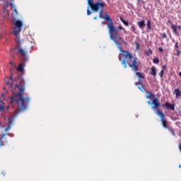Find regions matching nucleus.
Masks as SVG:
<instances>
[{
    "instance_id": "obj_1",
    "label": "nucleus",
    "mask_w": 181,
    "mask_h": 181,
    "mask_svg": "<svg viewBox=\"0 0 181 181\" xmlns=\"http://www.w3.org/2000/svg\"><path fill=\"white\" fill-rule=\"evenodd\" d=\"M11 91L12 93L11 104H16L18 108V112L25 111L28 108V104L30 103L29 96H23L25 95V80L20 78L19 83H16L14 88H11Z\"/></svg>"
},
{
    "instance_id": "obj_2",
    "label": "nucleus",
    "mask_w": 181,
    "mask_h": 181,
    "mask_svg": "<svg viewBox=\"0 0 181 181\" xmlns=\"http://www.w3.org/2000/svg\"><path fill=\"white\" fill-rule=\"evenodd\" d=\"M99 17L101 18L102 19H105L107 22H109L107 23V28L109 30V34L110 36L111 40H112L115 45H117V48L119 50L121 49V42L123 43L124 45H128L125 40H124V38L121 37V35H119V30L117 29L116 27L114 26V22L112 21V18L110 16V15H106L105 17L103 16V10H101L99 13Z\"/></svg>"
},
{
    "instance_id": "obj_3",
    "label": "nucleus",
    "mask_w": 181,
    "mask_h": 181,
    "mask_svg": "<svg viewBox=\"0 0 181 181\" xmlns=\"http://www.w3.org/2000/svg\"><path fill=\"white\" fill-rule=\"evenodd\" d=\"M123 59H119V62H122V64L124 66V69H127L128 66L132 68V70L133 71H135L136 76L139 77V78H145V76L142 74L141 72H137L139 70L138 66V62L136 61V59H134V55L131 54L129 51H123L122 50V45H121V50Z\"/></svg>"
},
{
    "instance_id": "obj_4",
    "label": "nucleus",
    "mask_w": 181,
    "mask_h": 181,
    "mask_svg": "<svg viewBox=\"0 0 181 181\" xmlns=\"http://www.w3.org/2000/svg\"><path fill=\"white\" fill-rule=\"evenodd\" d=\"M16 36H17L15 39L16 45L14 47L16 54L20 55L21 57H23V63H28V61L29 60V57H28V51H26V48H22V43L21 42L19 35Z\"/></svg>"
},
{
    "instance_id": "obj_5",
    "label": "nucleus",
    "mask_w": 181,
    "mask_h": 181,
    "mask_svg": "<svg viewBox=\"0 0 181 181\" xmlns=\"http://www.w3.org/2000/svg\"><path fill=\"white\" fill-rule=\"evenodd\" d=\"M87 1H88V5H89L90 9H92L93 12H98L100 9H103V8H105V6H107L105 3L104 2L94 3V0H87Z\"/></svg>"
},
{
    "instance_id": "obj_6",
    "label": "nucleus",
    "mask_w": 181,
    "mask_h": 181,
    "mask_svg": "<svg viewBox=\"0 0 181 181\" xmlns=\"http://www.w3.org/2000/svg\"><path fill=\"white\" fill-rule=\"evenodd\" d=\"M87 1H88V5H89L90 9H92L93 12H98L100 9H103V8H105V6H107L105 3L104 2L94 3V0H87Z\"/></svg>"
},
{
    "instance_id": "obj_7",
    "label": "nucleus",
    "mask_w": 181,
    "mask_h": 181,
    "mask_svg": "<svg viewBox=\"0 0 181 181\" xmlns=\"http://www.w3.org/2000/svg\"><path fill=\"white\" fill-rule=\"evenodd\" d=\"M14 23V35L15 36H18L19 33L22 30V26H23V23L20 20H13Z\"/></svg>"
},
{
    "instance_id": "obj_8",
    "label": "nucleus",
    "mask_w": 181,
    "mask_h": 181,
    "mask_svg": "<svg viewBox=\"0 0 181 181\" xmlns=\"http://www.w3.org/2000/svg\"><path fill=\"white\" fill-rule=\"evenodd\" d=\"M156 114L160 117V121L162 122V125L164 128H168V122L166 121V119H165V114H163V112H162V111H160V110H158L157 112H156Z\"/></svg>"
},
{
    "instance_id": "obj_9",
    "label": "nucleus",
    "mask_w": 181,
    "mask_h": 181,
    "mask_svg": "<svg viewBox=\"0 0 181 181\" xmlns=\"http://www.w3.org/2000/svg\"><path fill=\"white\" fill-rule=\"evenodd\" d=\"M152 105V110H156V112H158V110H159V107H160V103L159 102V99L158 98H156L153 99V100L151 103Z\"/></svg>"
},
{
    "instance_id": "obj_10",
    "label": "nucleus",
    "mask_w": 181,
    "mask_h": 181,
    "mask_svg": "<svg viewBox=\"0 0 181 181\" xmlns=\"http://www.w3.org/2000/svg\"><path fill=\"white\" fill-rule=\"evenodd\" d=\"M22 62L23 63H20L18 65V67L16 68L17 71H19L20 73H23V71L25 70V63L23 62V57H22Z\"/></svg>"
},
{
    "instance_id": "obj_11",
    "label": "nucleus",
    "mask_w": 181,
    "mask_h": 181,
    "mask_svg": "<svg viewBox=\"0 0 181 181\" xmlns=\"http://www.w3.org/2000/svg\"><path fill=\"white\" fill-rule=\"evenodd\" d=\"M165 106L168 110H172V111H175V105H172L167 102L164 105H163V107H165Z\"/></svg>"
},
{
    "instance_id": "obj_12",
    "label": "nucleus",
    "mask_w": 181,
    "mask_h": 181,
    "mask_svg": "<svg viewBox=\"0 0 181 181\" xmlns=\"http://www.w3.org/2000/svg\"><path fill=\"white\" fill-rule=\"evenodd\" d=\"M171 29H173V33L176 35V36H179V32L177 31V27L175 25L171 24Z\"/></svg>"
},
{
    "instance_id": "obj_13",
    "label": "nucleus",
    "mask_w": 181,
    "mask_h": 181,
    "mask_svg": "<svg viewBox=\"0 0 181 181\" xmlns=\"http://www.w3.org/2000/svg\"><path fill=\"white\" fill-rule=\"evenodd\" d=\"M178 44V42H176L175 45V56H179L180 54V51H179V46L177 45Z\"/></svg>"
},
{
    "instance_id": "obj_14",
    "label": "nucleus",
    "mask_w": 181,
    "mask_h": 181,
    "mask_svg": "<svg viewBox=\"0 0 181 181\" xmlns=\"http://www.w3.org/2000/svg\"><path fill=\"white\" fill-rule=\"evenodd\" d=\"M173 94L175 95L176 98H179V97H181V90H180L179 88H176L175 89Z\"/></svg>"
},
{
    "instance_id": "obj_15",
    "label": "nucleus",
    "mask_w": 181,
    "mask_h": 181,
    "mask_svg": "<svg viewBox=\"0 0 181 181\" xmlns=\"http://www.w3.org/2000/svg\"><path fill=\"white\" fill-rule=\"evenodd\" d=\"M137 25L140 29H144L145 28V21H138Z\"/></svg>"
},
{
    "instance_id": "obj_16",
    "label": "nucleus",
    "mask_w": 181,
    "mask_h": 181,
    "mask_svg": "<svg viewBox=\"0 0 181 181\" xmlns=\"http://www.w3.org/2000/svg\"><path fill=\"white\" fill-rule=\"evenodd\" d=\"M151 70V71L150 72V74H151V76H153L155 77L156 76V68L152 67Z\"/></svg>"
},
{
    "instance_id": "obj_17",
    "label": "nucleus",
    "mask_w": 181,
    "mask_h": 181,
    "mask_svg": "<svg viewBox=\"0 0 181 181\" xmlns=\"http://www.w3.org/2000/svg\"><path fill=\"white\" fill-rule=\"evenodd\" d=\"M6 134H3L1 136H0V146H5V144L2 143V140L4 139V137L6 136Z\"/></svg>"
},
{
    "instance_id": "obj_18",
    "label": "nucleus",
    "mask_w": 181,
    "mask_h": 181,
    "mask_svg": "<svg viewBox=\"0 0 181 181\" xmlns=\"http://www.w3.org/2000/svg\"><path fill=\"white\" fill-rule=\"evenodd\" d=\"M119 19H120L121 22H122V23H124V25L125 26H129V23H128L127 21L124 20V18L122 17H120Z\"/></svg>"
},
{
    "instance_id": "obj_19",
    "label": "nucleus",
    "mask_w": 181,
    "mask_h": 181,
    "mask_svg": "<svg viewBox=\"0 0 181 181\" xmlns=\"http://www.w3.org/2000/svg\"><path fill=\"white\" fill-rule=\"evenodd\" d=\"M151 20H147V28L149 30L152 29V26L151 25Z\"/></svg>"
},
{
    "instance_id": "obj_20",
    "label": "nucleus",
    "mask_w": 181,
    "mask_h": 181,
    "mask_svg": "<svg viewBox=\"0 0 181 181\" xmlns=\"http://www.w3.org/2000/svg\"><path fill=\"white\" fill-rule=\"evenodd\" d=\"M153 63L154 64H159V58L156 57L153 59Z\"/></svg>"
},
{
    "instance_id": "obj_21",
    "label": "nucleus",
    "mask_w": 181,
    "mask_h": 181,
    "mask_svg": "<svg viewBox=\"0 0 181 181\" xmlns=\"http://www.w3.org/2000/svg\"><path fill=\"white\" fill-rule=\"evenodd\" d=\"M138 88L139 89L140 91H142V93H144L145 91V86H143L142 84L141 85V86H139Z\"/></svg>"
},
{
    "instance_id": "obj_22",
    "label": "nucleus",
    "mask_w": 181,
    "mask_h": 181,
    "mask_svg": "<svg viewBox=\"0 0 181 181\" xmlns=\"http://www.w3.org/2000/svg\"><path fill=\"white\" fill-rule=\"evenodd\" d=\"M163 73H165V68H163V69L160 71V72L159 73V76L160 77L162 78V77H163Z\"/></svg>"
},
{
    "instance_id": "obj_23",
    "label": "nucleus",
    "mask_w": 181,
    "mask_h": 181,
    "mask_svg": "<svg viewBox=\"0 0 181 181\" xmlns=\"http://www.w3.org/2000/svg\"><path fill=\"white\" fill-rule=\"evenodd\" d=\"M151 97H153V98H155V94H153V93H148V94L146 95V98H151Z\"/></svg>"
},
{
    "instance_id": "obj_24",
    "label": "nucleus",
    "mask_w": 181,
    "mask_h": 181,
    "mask_svg": "<svg viewBox=\"0 0 181 181\" xmlns=\"http://www.w3.org/2000/svg\"><path fill=\"white\" fill-rule=\"evenodd\" d=\"M146 56H150V54H152V49H149L147 52H146Z\"/></svg>"
},
{
    "instance_id": "obj_25",
    "label": "nucleus",
    "mask_w": 181,
    "mask_h": 181,
    "mask_svg": "<svg viewBox=\"0 0 181 181\" xmlns=\"http://www.w3.org/2000/svg\"><path fill=\"white\" fill-rule=\"evenodd\" d=\"M7 86L10 88H12L13 83H11V82L8 81L6 82Z\"/></svg>"
},
{
    "instance_id": "obj_26",
    "label": "nucleus",
    "mask_w": 181,
    "mask_h": 181,
    "mask_svg": "<svg viewBox=\"0 0 181 181\" xmlns=\"http://www.w3.org/2000/svg\"><path fill=\"white\" fill-rule=\"evenodd\" d=\"M87 15L90 16L91 15V11H90V7L87 8Z\"/></svg>"
},
{
    "instance_id": "obj_27",
    "label": "nucleus",
    "mask_w": 181,
    "mask_h": 181,
    "mask_svg": "<svg viewBox=\"0 0 181 181\" xmlns=\"http://www.w3.org/2000/svg\"><path fill=\"white\" fill-rule=\"evenodd\" d=\"M161 36H162V39H166V37H168V35H166V33H165L161 34Z\"/></svg>"
},
{
    "instance_id": "obj_28",
    "label": "nucleus",
    "mask_w": 181,
    "mask_h": 181,
    "mask_svg": "<svg viewBox=\"0 0 181 181\" xmlns=\"http://www.w3.org/2000/svg\"><path fill=\"white\" fill-rule=\"evenodd\" d=\"M136 86H142V82H141V80L139 79V81L138 82H136L135 83Z\"/></svg>"
},
{
    "instance_id": "obj_29",
    "label": "nucleus",
    "mask_w": 181,
    "mask_h": 181,
    "mask_svg": "<svg viewBox=\"0 0 181 181\" xmlns=\"http://www.w3.org/2000/svg\"><path fill=\"white\" fill-rule=\"evenodd\" d=\"M130 30H131L132 32H135V30H136V28H135V25H132V28H131V29H130Z\"/></svg>"
},
{
    "instance_id": "obj_30",
    "label": "nucleus",
    "mask_w": 181,
    "mask_h": 181,
    "mask_svg": "<svg viewBox=\"0 0 181 181\" xmlns=\"http://www.w3.org/2000/svg\"><path fill=\"white\" fill-rule=\"evenodd\" d=\"M136 50H139V43L135 42Z\"/></svg>"
},
{
    "instance_id": "obj_31",
    "label": "nucleus",
    "mask_w": 181,
    "mask_h": 181,
    "mask_svg": "<svg viewBox=\"0 0 181 181\" xmlns=\"http://www.w3.org/2000/svg\"><path fill=\"white\" fill-rule=\"evenodd\" d=\"M11 129V125L7 126V127L5 129L6 132H8Z\"/></svg>"
},
{
    "instance_id": "obj_32",
    "label": "nucleus",
    "mask_w": 181,
    "mask_h": 181,
    "mask_svg": "<svg viewBox=\"0 0 181 181\" xmlns=\"http://www.w3.org/2000/svg\"><path fill=\"white\" fill-rule=\"evenodd\" d=\"M4 108L5 107L3 105H0V111H4Z\"/></svg>"
},
{
    "instance_id": "obj_33",
    "label": "nucleus",
    "mask_w": 181,
    "mask_h": 181,
    "mask_svg": "<svg viewBox=\"0 0 181 181\" xmlns=\"http://www.w3.org/2000/svg\"><path fill=\"white\" fill-rule=\"evenodd\" d=\"M160 53H163V49L162 47H159Z\"/></svg>"
},
{
    "instance_id": "obj_34",
    "label": "nucleus",
    "mask_w": 181,
    "mask_h": 181,
    "mask_svg": "<svg viewBox=\"0 0 181 181\" xmlns=\"http://www.w3.org/2000/svg\"><path fill=\"white\" fill-rule=\"evenodd\" d=\"M118 29H119V30H122V29H124V27L122 26V25H120V26L118 27Z\"/></svg>"
},
{
    "instance_id": "obj_35",
    "label": "nucleus",
    "mask_w": 181,
    "mask_h": 181,
    "mask_svg": "<svg viewBox=\"0 0 181 181\" xmlns=\"http://www.w3.org/2000/svg\"><path fill=\"white\" fill-rule=\"evenodd\" d=\"M7 6H6L4 7V8H3L4 12H5V11H6Z\"/></svg>"
},
{
    "instance_id": "obj_36",
    "label": "nucleus",
    "mask_w": 181,
    "mask_h": 181,
    "mask_svg": "<svg viewBox=\"0 0 181 181\" xmlns=\"http://www.w3.org/2000/svg\"><path fill=\"white\" fill-rule=\"evenodd\" d=\"M14 12H15L16 15H18V11L16 10V8L14 9Z\"/></svg>"
},
{
    "instance_id": "obj_37",
    "label": "nucleus",
    "mask_w": 181,
    "mask_h": 181,
    "mask_svg": "<svg viewBox=\"0 0 181 181\" xmlns=\"http://www.w3.org/2000/svg\"><path fill=\"white\" fill-rule=\"evenodd\" d=\"M177 29H179V30H180L181 26L180 25H177Z\"/></svg>"
},
{
    "instance_id": "obj_38",
    "label": "nucleus",
    "mask_w": 181,
    "mask_h": 181,
    "mask_svg": "<svg viewBox=\"0 0 181 181\" xmlns=\"http://www.w3.org/2000/svg\"><path fill=\"white\" fill-rule=\"evenodd\" d=\"M10 64H11V66H15V64H13L12 62H10Z\"/></svg>"
},
{
    "instance_id": "obj_39",
    "label": "nucleus",
    "mask_w": 181,
    "mask_h": 181,
    "mask_svg": "<svg viewBox=\"0 0 181 181\" xmlns=\"http://www.w3.org/2000/svg\"><path fill=\"white\" fill-rule=\"evenodd\" d=\"M147 103H148V105H151V104H152V103H151V101H148Z\"/></svg>"
},
{
    "instance_id": "obj_40",
    "label": "nucleus",
    "mask_w": 181,
    "mask_h": 181,
    "mask_svg": "<svg viewBox=\"0 0 181 181\" xmlns=\"http://www.w3.org/2000/svg\"><path fill=\"white\" fill-rule=\"evenodd\" d=\"M168 22L172 25V21H170V20H168Z\"/></svg>"
},
{
    "instance_id": "obj_41",
    "label": "nucleus",
    "mask_w": 181,
    "mask_h": 181,
    "mask_svg": "<svg viewBox=\"0 0 181 181\" xmlns=\"http://www.w3.org/2000/svg\"><path fill=\"white\" fill-rule=\"evenodd\" d=\"M179 149H180V151L181 152V144L179 145Z\"/></svg>"
},
{
    "instance_id": "obj_42",
    "label": "nucleus",
    "mask_w": 181,
    "mask_h": 181,
    "mask_svg": "<svg viewBox=\"0 0 181 181\" xmlns=\"http://www.w3.org/2000/svg\"><path fill=\"white\" fill-rule=\"evenodd\" d=\"M10 78H11V81H13V78L12 77V76H11Z\"/></svg>"
},
{
    "instance_id": "obj_43",
    "label": "nucleus",
    "mask_w": 181,
    "mask_h": 181,
    "mask_svg": "<svg viewBox=\"0 0 181 181\" xmlns=\"http://www.w3.org/2000/svg\"><path fill=\"white\" fill-rule=\"evenodd\" d=\"M102 25H105V22H101Z\"/></svg>"
},
{
    "instance_id": "obj_44",
    "label": "nucleus",
    "mask_w": 181,
    "mask_h": 181,
    "mask_svg": "<svg viewBox=\"0 0 181 181\" xmlns=\"http://www.w3.org/2000/svg\"><path fill=\"white\" fill-rule=\"evenodd\" d=\"M2 175H3V176H5L6 174H5V173H2Z\"/></svg>"
},
{
    "instance_id": "obj_45",
    "label": "nucleus",
    "mask_w": 181,
    "mask_h": 181,
    "mask_svg": "<svg viewBox=\"0 0 181 181\" xmlns=\"http://www.w3.org/2000/svg\"><path fill=\"white\" fill-rule=\"evenodd\" d=\"M179 76H180V77H181V72L179 73Z\"/></svg>"
},
{
    "instance_id": "obj_46",
    "label": "nucleus",
    "mask_w": 181,
    "mask_h": 181,
    "mask_svg": "<svg viewBox=\"0 0 181 181\" xmlns=\"http://www.w3.org/2000/svg\"><path fill=\"white\" fill-rule=\"evenodd\" d=\"M93 19H95V20L97 19V16L94 17Z\"/></svg>"
},
{
    "instance_id": "obj_47",
    "label": "nucleus",
    "mask_w": 181,
    "mask_h": 181,
    "mask_svg": "<svg viewBox=\"0 0 181 181\" xmlns=\"http://www.w3.org/2000/svg\"><path fill=\"white\" fill-rule=\"evenodd\" d=\"M3 33H4V35H6V33H5V31H4Z\"/></svg>"
},
{
    "instance_id": "obj_48",
    "label": "nucleus",
    "mask_w": 181,
    "mask_h": 181,
    "mask_svg": "<svg viewBox=\"0 0 181 181\" xmlns=\"http://www.w3.org/2000/svg\"><path fill=\"white\" fill-rule=\"evenodd\" d=\"M137 1H138V2H141V0H137Z\"/></svg>"
},
{
    "instance_id": "obj_49",
    "label": "nucleus",
    "mask_w": 181,
    "mask_h": 181,
    "mask_svg": "<svg viewBox=\"0 0 181 181\" xmlns=\"http://www.w3.org/2000/svg\"><path fill=\"white\" fill-rule=\"evenodd\" d=\"M0 103L2 104L3 101H2V100H0Z\"/></svg>"
},
{
    "instance_id": "obj_50",
    "label": "nucleus",
    "mask_w": 181,
    "mask_h": 181,
    "mask_svg": "<svg viewBox=\"0 0 181 181\" xmlns=\"http://www.w3.org/2000/svg\"><path fill=\"white\" fill-rule=\"evenodd\" d=\"M179 168H181V165H179Z\"/></svg>"
}]
</instances>
